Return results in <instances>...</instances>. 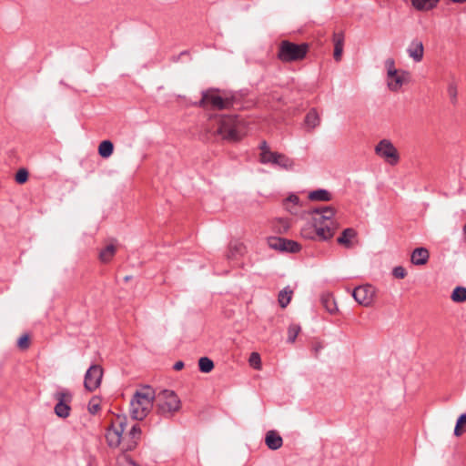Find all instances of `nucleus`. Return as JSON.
I'll list each match as a JSON object with an SVG mask.
<instances>
[{
  "instance_id": "nucleus-1",
  "label": "nucleus",
  "mask_w": 466,
  "mask_h": 466,
  "mask_svg": "<svg viewBox=\"0 0 466 466\" xmlns=\"http://www.w3.org/2000/svg\"><path fill=\"white\" fill-rule=\"evenodd\" d=\"M239 104V98L236 94L220 91L216 88H209L201 92V99L196 103L200 107L210 106L211 109H228Z\"/></svg>"
},
{
  "instance_id": "nucleus-2",
  "label": "nucleus",
  "mask_w": 466,
  "mask_h": 466,
  "mask_svg": "<svg viewBox=\"0 0 466 466\" xmlns=\"http://www.w3.org/2000/svg\"><path fill=\"white\" fill-rule=\"evenodd\" d=\"M156 392L148 385L137 390L130 401V412L134 420H142L153 406Z\"/></svg>"
},
{
  "instance_id": "nucleus-3",
  "label": "nucleus",
  "mask_w": 466,
  "mask_h": 466,
  "mask_svg": "<svg viewBox=\"0 0 466 466\" xmlns=\"http://www.w3.org/2000/svg\"><path fill=\"white\" fill-rule=\"evenodd\" d=\"M157 412L161 416H171L180 408V400L175 391L161 390L156 393L155 400Z\"/></svg>"
},
{
  "instance_id": "nucleus-4",
  "label": "nucleus",
  "mask_w": 466,
  "mask_h": 466,
  "mask_svg": "<svg viewBox=\"0 0 466 466\" xmlns=\"http://www.w3.org/2000/svg\"><path fill=\"white\" fill-rule=\"evenodd\" d=\"M308 43L296 44L289 40H283L279 47L278 58L282 62H293L302 60L308 51Z\"/></svg>"
},
{
  "instance_id": "nucleus-5",
  "label": "nucleus",
  "mask_w": 466,
  "mask_h": 466,
  "mask_svg": "<svg viewBox=\"0 0 466 466\" xmlns=\"http://www.w3.org/2000/svg\"><path fill=\"white\" fill-rule=\"evenodd\" d=\"M54 400L56 404L54 408L55 414L61 419L69 417L71 411V402L73 400V393L69 389L59 387L58 390L53 394Z\"/></svg>"
},
{
  "instance_id": "nucleus-6",
  "label": "nucleus",
  "mask_w": 466,
  "mask_h": 466,
  "mask_svg": "<svg viewBox=\"0 0 466 466\" xmlns=\"http://www.w3.org/2000/svg\"><path fill=\"white\" fill-rule=\"evenodd\" d=\"M127 421L126 416L118 415L116 420L106 429L105 437L109 448L115 449L120 446Z\"/></svg>"
},
{
  "instance_id": "nucleus-7",
  "label": "nucleus",
  "mask_w": 466,
  "mask_h": 466,
  "mask_svg": "<svg viewBox=\"0 0 466 466\" xmlns=\"http://www.w3.org/2000/svg\"><path fill=\"white\" fill-rule=\"evenodd\" d=\"M238 116L237 115H219L218 127L217 133L223 138L237 141L239 139L237 129Z\"/></svg>"
},
{
  "instance_id": "nucleus-8",
  "label": "nucleus",
  "mask_w": 466,
  "mask_h": 466,
  "mask_svg": "<svg viewBox=\"0 0 466 466\" xmlns=\"http://www.w3.org/2000/svg\"><path fill=\"white\" fill-rule=\"evenodd\" d=\"M268 244L270 248L281 252L297 253L301 248L300 244L297 241L280 237H269Z\"/></svg>"
},
{
  "instance_id": "nucleus-9",
  "label": "nucleus",
  "mask_w": 466,
  "mask_h": 466,
  "mask_svg": "<svg viewBox=\"0 0 466 466\" xmlns=\"http://www.w3.org/2000/svg\"><path fill=\"white\" fill-rule=\"evenodd\" d=\"M103 369L100 365H91L85 374L84 386L86 390L92 392L101 384Z\"/></svg>"
},
{
  "instance_id": "nucleus-10",
  "label": "nucleus",
  "mask_w": 466,
  "mask_h": 466,
  "mask_svg": "<svg viewBox=\"0 0 466 466\" xmlns=\"http://www.w3.org/2000/svg\"><path fill=\"white\" fill-rule=\"evenodd\" d=\"M141 435L142 431L140 426L137 423L134 424L125 436L122 435L121 453L127 454L128 451H134L138 445Z\"/></svg>"
},
{
  "instance_id": "nucleus-11",
  "label": "nucleus",
  "mask_w": 466,
  "mask_h": 466,
  "mask_svg": "<svg viewBox=\"0 0 466 466\" xmlns=\"http://www.w3.org/2000/svg\"><path fill=\"white\" fill-rule=\"evenodd\" d=\"M375 152L380 157L387 159L391 165H394L399 161V154L397 149L388 139L380 140L375 147Z\"/></svg>"
},
{
  "instance_id": "nucleus-12",
  "label": "nucleus",
  "mask_w": 466,
  "mask_h": 466,
  "mask_svg": "<svg viewBox=\"0 0 466 466\" xmlns=\"http://www.w3.org/2000/svg\"><path fill=\"white\" fill-rule=\"evenodd\" d=\"M375 288L372 285L366 284L355 288L352 291L353 299L364 307H369L373 301Z\"/></svg>"
},
{
  "instance_id": "nucleus-13",
  "label": "nucleus",
  "mask_w": 466,
  "mask_h": 466,
  "mask_svg": "<svg viewBox=\"0 0 466 466\" xmlns=\"http://www.w3.org/2000/svg\"><path fill=\"white\" fill-rule=\"evenodd\" d=\"M262 164H271L285 170H291L294 167V161L286 155L274 152L268 158L265 159Z\"/></svg>"
},
{
  "instance_id": "nucleus-14",
  "label": "nucleus",
  "mask_w": 466,
  "mask_h": 466,
  "mask_svg": "<svg viewBox=\"0 0 466 466\" xmlns=\"http://www.w3.org/2000/svg\"><path fill=\"white\" fill-rule=\"evenodd\" d=\"M265 444L269 450L277 451L282 447L283 439L277 431L270 430L266 433Z\"/></svg>"
},
{
  "instance_id": "nucleus-15",
  "label": "nucleus",
  "mask_w": 466,
  "mask_h": 466,
  "mask_svg": "<svg viewBox=\"0 0 466 466\" xmlns=\"http://www.w3.org/2000/svg\"><path fill=\"white\" fill-rule=\"evenodd\" d=\"M407 52L415 62H420L424 54L423 43L419 39L412 40L407 48Z\"/></svg>"
},
{
  "instance_id": "nucleus-16",
  "label": "nucleus",
  "mask_w": 466,
  "mask_h": 466,
  "mask_svg": "<svg viewBox=\"0 0 466 466\" xmlns=\"http://www.w3.org/2000/svg\"><path fill=\"white\" fill-rule=\"evenodd\" d=\"M430 258L429 250L426 248H416L410 256L412 264L416 266L425 265Z\"/></svg>"
},
{
  "instance_id": "nucleus-17",
  "label": "nucleus",
  "mask_w": 466,
  "mask_h": 466,
  "mask_svg": "<svg viewBox=\"0 0 466 466\" xmlns=\"http://www.w3.org/2000/svg\"><path fill=\"white\" fill-rule=\"evenodd\" d=\"M313 232L317 237L319 238V239L329 240L334 236L335 229L331 228L330 225H324V226H314L313 225Z\"/></svg>"
},
{
  "instance_id": "nucleus-18",
  "label": "nucleus",
  "mask_w": 466,
  "mask_h": 466,
  "mask_svg": "<svg viewBox=\"0 0 466 466\" xmlns=\"http://www.w3.org/2000/svg\"><path fill=\"white\" fill-rule=\"evenodd\" d=\"M308 198L311 201H330L332 199L331 193L324 188L312 190L309 193Z\"/></svg>"
},
{
  "instance_id": "nucleus-19",
  "label": "nucleus",
  "mask_w": 466,
  "mask_h": 466,
  "mask_svg": "<svg viewBox=\"0 0 466 466\" xmlns=\"http://www.w3.org/2000/svg\"><path fill=\"white\" fill-rule=\"evenodd\" d=\"M357 236V231L352 228H345L341 235L337 238V242L346 248H351V239Z\"/></svg>"
},
{
  "instance_id": "nucleus-20",
  "label": "nucleus",
  "mask_w": 466,
  "mask_h": 466,
  "mask_svg": "<svg viewBox=\"0 0 466 466\" xmlns=\"http://www.w3.org/2000/svg\"><path fill=\"white\" fill-rule=\"evenodd\" d=\"M304 124L309 130H312L320 124L319 116L315 108H311L306 115Z\"/></svg>"
},
{
  "instance_id": "nucleus-21",
  "label": "nucleus",
  "mask_w": 466,
  "mask_h": 466,
  "mask_svg": "<svg viewBox=\"0 0 466 466\" xmlns=\"http://www.w3.org/2000/svg\"><path fill=\"white\" fill-rule=\"evenodd\" d=\"M333 41H334L333 56L336 61H339L341 59V56H342V52H343V43H344L343 34L342 33H334Z\"/></svg>"
},
{
  "instance_id": "nucleus-22",
  "label": "nucleus",
  "mask_w": 466,
  "mask_h": 466,
  "mask_svg": "<svg viewBox=\"0 0 466 466\" xmlns=\"http://www.w3.org/2000/svg\"><path fill=\"white\" fill-rule=\"evenodd\" d=\"M320 302L329 313L333 314L338 311V307L332 294L323 293L320 296Z\"/></svg>"
},
{
  "instance_id": "nucleus-23",
  "label": "nucleus",
  "mask_w": 466,
  "mask_h": 466,
  "mask_svg": "<svg viewBox=\"0 0 466 466\" xmlns=\"http://www.w3.org/2000/svg\"><path fill=\"white\" fill-rule=\"evenodd\" d=\"M410 2L415 9L428 11L436 7L440 0H410Z\"/></svg>"
},
{
  "instance_id": "nucleus-24",
  "label": "nucleus",
  "mask_w": 466,
  "mask_h": 466,
  "mask_svg": "<svg viewBox=\"0 0 466 466\" xmlns=\"http://www.w3.org/2000/svg\"><path fill=\"white\" fill-rule=\"evenodd\" d=\"M408 76V72L402 71L401 73H399L398 76L394 77L393 80L388 81V87L390 88V90L398 91L404 84L406 76Z\"/></svg>"
},
{
  "instance_id": "nucleus-25",
  "label": "nucleus",
  "mask_w": 466,
  "mask_h": 466,
  "mask_svg": "<svg viewBox=\"0 0 466 466\" xmlns=\"http://www.w3.org/2000/svg\"><path fill=\"white\" fill-rule=\"evenodd\" d=\"M114 151V145L110 140H103L98 146V154L103 158L109 157Z\"/></svg>"
},
{
  "instance_id": "nucleus-26",
  "label": "nucleus",
  "mask_w": 466,
  "mask_h": 466,
  "mask_svg": "<svg viewBox=\"0 0 466 466\" xmlns=\"http://www.w3.org/2000/svg\"><path fill=\"white\" fill-rule=\"evenodd\" d=\"M452 301L461 303L466 301V288L462 286H457L451 296Z\"/></svg>"
},
{
  "instance_id": "nucleus-27",
  "label": "nucleus",
  "mask_w": 466,
  "mask_h": 466,
  "mask_svg": "<svg viewBox=\"0 0 466 466\" xmlns=\"http://www.w3.org/2000/svg\"><path fill=\"white\" fill-rule=\"evenodd\" d=\"M198 369L203 373H209L214 369V362L208 357H201L198 360Z\"/></svg>"
},
{
  "instance_id": "nucleus-28",
  "label": "nucleus",
  "mask_w": 466,
  "mask_h": 466,
  "mask_svg": "<svg viewBox=\"0 0 466 466\" xmlns=\"http://www.w3.org/2000/svg\"><path fill=\"white\" fill-rule=\"evenodd\" d=\"M292 290L285 288L279 294V303L281 308H286L291 300Z\"/></svg>"
},
{
  "instance_id": "nucleus-29",
  "label": "nucleus",
  "mask_w": 466,
  "mask_h": 466,
  "mask_svg": "<svg viewBox=\"0 0 466 466\" xmlns=\"http://www.w3.org/2000/svg\"><path fill=\"white\" fill-rule=\"evenodd\" d=\"M116 466H141L128 454L120 453L116 458Z\"/></svg>"
},
{
  "instance_id": "nucleus-30",
  "label": "nucleus",
  "mask_w": 466,
  "mask_h": 466,
  "mask_svg": "<svg viewBox=\"0 0 466 466\" xmlns=\"http://www.w3.org/2000/svg\"><path fill=\"white\" fill-rule=\"evenodd\" d=\"M115 252L116 247L113 244H109L100 251L99 258L101 261L107 262L114 256Z\"/></svg>"
},
{
  "instance_id": "nucleus-31",
  "label": "nucleus",
  "mask_w": 466,
  "mask_h": 466,
  "mask_svg": "<svg viewBox=\"0 0 466 466\" xmlns=\"http://www.w3.org/2000/svg\"><path fill=\"white\" fill-rule=\"evenodd\" d=\"M258 148L260 149L259 161L263 163L265 159L268 158L274 152L270 150L266 140L259 143Z\"/></svg>"
},
{
  "instance_id": "nucleus-32",
  "label": "nucleus",
  "mask_w": 466,
  "mask_h": 466,
  "mask_svg": "<svg viewBox=\"0 0 466 466\" xmlns=\"http://www.w3.org/2000/svg\"><path fill=\"white\" fill-rule=\"evenodd\" d=\"M243 245L241 243L230 244L229 251L227 254L228 260L235 259L238 255L242 253Z\"/></svg>"
},
{
  "instance_id": "nucleus-33",
  "label": "nucleus",
  "mask_w": 466,
  "mask_h": 466,
  "mask_svg": "<svg viewBox=\"0 0 466 466\" xmlns=\"http://www.w3.org/2000/svg\"><path fill=\"white\" fill-rule=\"evenodd\" d=\"M462 426H466V413L461 414L457 419L453 431L455 436L459 437L463 433Z\"/></svg>"
},
{
  "instance_id": "nucleus-34",
  "label": "nucleus",
  "mask_w": 466,
  "mask_h": 466,
  "mask_svg": "<svg viewBox=\"0 0 466 466\" xmlns=\"http://www.w3.org/2000/svg\"><path fill=\"white\" fill-rule=\"evenodd\" d=\"M299 331H300V327L299 325L291 324L288 329V342H289V343L295 342Z\"/></svg>"
},
{
  "instance_id": "nucleus-35",
  "label": "nucleus",
  "mask_w": 466,
  "mask_h": 466,
  "mask_svg": "<svg viewBox=\"0 0 466 466\" xmlns=\"http://www.w3.org/2000/svg\"><path fill=\"white\" fill-rule=\"evenodd\" d=\"M28 177H29V172L26 168H20L15 176V180L17 184L19 185H23L25 184L27 180H28Z\"/></svg>"
},
{
  "instance_id": "nucleus-36",
  "label": "nucleus",
  "mask_w": 466,
  "mask_h": 466,
  "mask_svg": "<svg viewBox=\"0 0 466 466\" xmlns=\"http://www.w3.org/2000/svg\"><path fill=\"white\" fill-rule=\"evenodd\" d=\"M30 345V337L28 334H23L18 339H17V347L22 350H27Z\"/></svg>"
},
{
  "instance_id": "nucleus-37",
  "label": "nucleus",
  "mask_w": 466,
  "mask_h": 466,
  "mask_svg": "<svg viewBox=\"0 0 466 466\" xmlns=\"http://www.w3.org/2000/svg\"><path fill=\"white\" fill-rule=\"evenodd\" d=\"M448 94H449V96H450V99H451V102L453 104V105H456L457 104V86L455 83H450L449 84V86H448Z\"/></svg>"
},
{
  "instance_id": "nucleus-38",
  "label": "nucleus",
  "mask_w": 466,
  "mask_h": 466,
  "mask_svg": "<svg viewBox=\"0 0 466 466\" xmlns=\"http://www.w3.org/2000/svg\"><path fill=\"white\" fill-rule=\"evenodd\" d=\"M249 364L256 370L260 369L261 359L258 352H252L249 356Z\"/></svg>"
},
{
  "instance_id": "nucleus-39",
  "label": "nucleus",
  "mask_w": 466,
  "mask_h": 466,
  "mask_svg": "<svg viewBox=\"0 0 466 466\" xmlns=\"http://www.w3.org/2000/svg\"><path fill=\"white\" fill-rule=\"evenodd\" d=\"M333 223H334V220H330L329 218H323V214H319L318 217L313 218V225L314 226L331 225Z\"/></svg>"
},
{
  "instance_id": "nucleus-40",
  "label": "nucleus",
  "mask_w": 466,
  "mask_h": 466,
  "mask_svg": "<svg viewBox=\"0 0 466 466\" xmlns=\"http://www.w3.org/2000/svg\"><path fill=\"white\" fill-rule=\"evenodd\" d=\"M392 275L396 279H404L407 276V270L402 266H397L392 269Z\"/></svg>"
},
{
  "instance_id": "nucleus-41",
  "label": "nucleus",
  "mask_w": 466,
  "mask_h": 466,
  "mask_svg": "<svg viewBox=\"0 0 466 466\" xmlns=\"http://www.w3.org/2000/svg\"><path fill=\"white\" fill-rule=\"evenodd\" d=\"M336 214V210L331 206H324V212H323V218H329L330 220H333V217Z\"/></svg>"
},
{
  "instance_id": "nucleus-42",
  "label": "nucleus",
  "mask_w": 466,
  "mask_h": 466,
  "mask_svg": "<svg viewBox=\"0 0 466 466\" xmlns=\"http://www.w3.org/2000/svg\"><path fill=\"white\" fill-rule=\"evenodd\" d=\"M385 66L387 68V72H389L390 70H394L396 69L395 68V61L393 58H388L386 61H385Z\"/></svg>"
},
{
  "instance_id": "nucleus-43",
  "label": "nucleus",
  "mask_w": 466,
  "mask_h": 466,
  "mask_svg": "<svg viewBox=\"0 0 466 466\" xmlns=\"http://www.w3.org/2000/svg\"><path fill=\"white\" fill-rule=\"evenodd\" d=\"M100 410V405L98 403H89L88 405V411L91 414H96Z\"/></svg>"
},
{
  "instance_id": "nucleus-44",
  "label": "nucleus",
  "mask_w": 466,
  "mask_h": 466,
  "mask_svg": "<svg viewBox=\"0 0 466 466\" xmlns=\"http://www.w3.org/2000/svg\"><path fill=\"white\" fill-rule=\"evenodd\" d=\"M286 201L293 203L294 205H299V198L297 195H295V194H291V195H289L286 198Z\"/></svg>"
},
{
  "instance_id": "nucleus-45",
  "label": "nucleus",
  "mask_w": 466,
  "mask_h": 466,
  "mask_svg": "<svg viewBox=\"0 0 466 466\" xmlns=\"http://www.w3.org/2000/svg\"><path fill=\"white\" fill-rule=\"evenodd\" d=\"M313 233V228H309L307 229H303L302 236L307 238H314V236L312 235Z\"/></svg>"
},
{
  "instance_id": "nucleus-46",
  "label": "nucleus",
  "mask_w": 466,
  "mask_h": 466,
  "mask_svg": "<svg viewBox=\"0 0 466 466\" xmlns=\"http://www.w3.org/2000/svg\"><path fill=\"white\" fill-rule=\"evenodd\" d=\"M399 74V71L397 69H394V70H390L389 72H387V76H388V81H391L394 79V77H396Z\"/></svg>"
},
{
  "instance_id": "nucleus-47",
  "label": "nucleus",
  "mask_w": 466,
  "mask_h": 466,
  "mask_svg": "<svg viewBox=\"0 0 466 466\" xmlns=\"http://www.w3.org/2000/svg\"><path fill=\"white\" fill-rule=\"evenodd\" d=\"M323 212H324V206L313 208L309 213L311 214V215H314V214L315 215H319V214H323Z\"/></svg>"
},
{
  "instance_id": "nucleus-48",
  "label": "nucleus",
  "mask_w": 466,
  "mask_h": 466,
  "mask_svg": "<svg viewBox=\"0 0 466 466\" xmlns=\"http://www.w3.org/2000/svg\"><path fill=\"white\" fill-rule=\"evenodd\" d=\"M184 366H185L184 362L182 360H178L174 364L173 369L175 370H180L184 368Z\"/></svg>"
},
{
  "instance_id": "nucleus-49",
  "label": "nucleus",
  "mask_w": 466,
  "mask_h": 466,
  "mask_svg": "<svg viewBox=\"0 0 466 466\" xmlns=\"http://www.w3.org/2000/svg\"><path fill=\"white\" fill-rule=\"evenodd\" d=\"M452 3H456V4H462V3H466V0H451Z\"/></svg>"
},
{
  "instance_id": "nucleus-50",
  "label": "nucleus",
  "mask_w": 466,
  "mask_h": 466,
  "mask_svg": "<svg viewBox=\"0 0 466 466\" xmlns=\"http://www.w3.org/2000/svg\"><path fill=\"white\" fill-rule=\"evenodd\" d=\"M330 226H331V228H334V229H335V231L337 230V228H338V224H337L335 221H334V223H333V224H331Z\"/></svg>"
},
{
  "instance_id": "nucleus-51",
  "label": "nucleus",
  "mask_w": 466,
  "mask_h": 466,
  "mask_svg": "<svg viewBox=\"0 0 466 466\" xmlns=\"http://www.w3.org/2000/svg\"><path fill=\"white\" fill-rule=\"evenodd\" d=\"M187 54H188V52H187V51H183V52H181V53H180V55H179V56H184V55H187Z\"/></svg>"
},
{
  "instance_id": "nucleus-52",
  "label": "nucleus",
  "mask_w": 466,
  "mask_h": 466,
  "mask_svg": "<svg viewBox=\"0 0 466 466\" xmlns=\"http://www.w3.org/2000/svg\"><path fill=\"white\" fill-rule=\"evenodd\" d=\"M131 279V276L125 277V281H128Z\"/></svg>"
},
{
  "instance_id": "nucleus-53",
  "label": "nucleus",
  "mask_w": 466,
  "mask_h": 466,
  "mask_svg": "<svg viewBox=\"0 0 466 466\" xmlns=\"http://www.w3.org/2000/svg\"><path fill=\"white\" fill-rule=\"evenodd\" d=\"M463 232H464V234L466 235V222H465V225H464V227H463Z\"/></svg>"
},
{
  "instance_id": "nucleus-54",
  "label": "nucleus",
  "mask_w": 466,
  "mask_h": 466,
  "mask_svg": "<svg viewBox=\"0 0 466 466\" xmlns=\"http://www.w3.org/2000/svg\"><path fill=\"white\" fill-rule=\"evenodd\" d=\"M86 466H92L91 464H87Z\"/></svg>"
}]
</instances>
